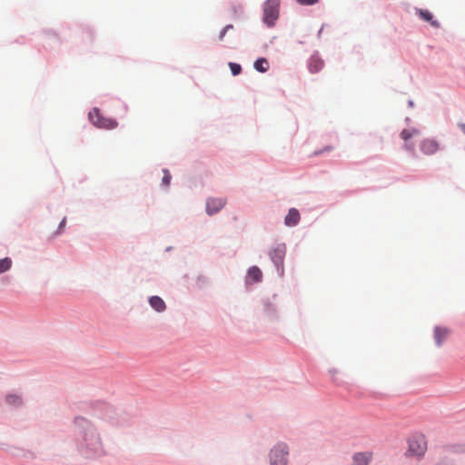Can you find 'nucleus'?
Wrapping results in <instances>:
<instances>
[{
  "instance_id": "obj_1",
  "label": "nucleus",
  "mask_w": 465,
  "mask_h": 465,
  "mask_svg": "<svg viewBox=\"0 0 465 465\" xmlns=\"http://www.w3.org/2000/svg\"><path fill=\"white\" fill-rule=\"evenodd\" d=\"M91 123L97 128L107 130L114 129L118 126L116 120L102 115L98 108H93L88 114Z\"/></svg>"
},
{
  "instance_id": "obj_2",
  "label": "nucleus",
  "mask_w": 465,
  "mask_h": 465,
  "mask_svg": "<svg viewBox=\"0 0 465 465\" xmlns=\"http://www.w3.org/2000/svg\"><path fill=\"white\" fill-rule=\"evenodd\" d=\"M83 445L91 452L97 453L102 450L101 439L95 430L91 426H88V428L84 430Z\"/></svg>"
},
{
  "instance_id": "obj_3",
  "label": "nucleus",
  "mask_w": 465,
  "mask_h": 465,
  "mask_svg": "<svg viewBox=\"0 0 465 465\" xmlns=\"http://www.w3.org/2000/svg\"><path fill=\"white\" fill-rule=\"evenodd\" d=\"M280 0H267L263 5V22L272 26L279 17Z\"/></svg>"
},
{
  "instance_id": "obj_4",
  "label": "nucleus",
  "mask_w": 465,
  "mask_h": 465,
  "mask_svg": "<svg viewBox=\"0 0 465 465\" xmlns=\"http://www.w3.org/2000/svg\"><path fill=\"white\" fill-rule=\"evenodd\" d=\"M288 446L281 443L272 449L270 452V461L272 465H286L288 457Z\"/></svg>"
},
{
  "instance_id": "obj_5",
  "label": "nucleus",
  "mask_w": 465,
  "mask_h": 465,
  "mask_svg": "<svg viewBox=\"0 0 465 465\" xmlns=\"http://www.w3.org/2000/svg\"><path fill=\"white\" fill-rule=\"evenodd\" d=\"M286 252L285 244H277L275 247L272 249L270 252V256L277 270L281 274L283 273V259Z\"/></svg>"
},
{
  "instance_id": "obj_6",
  "label": "nucleus",
  "mask_w": 465,
  "mask_h": 465,
  "mask_svg": "<svg viewBox=\"0 0 465 465\" xmlns=\"http://www.w3.org/2000/svg\"><path fill=\"white\" fill-rule=\"evenodd\" d=\"M427 450V443L423 437H416L409 440V453L411 456L421 457Z\"/></svg>"
},
{
  "instance_id": "obj_7",
  "label": "nucleus",
  "mask_w": 465,
  "mask_h": 465,
  "mask_svg": "<svg viewBox=\"0 0 465 465\" xmlns=\"http://www.w3.org/2000/svg\"><path fill=\"white\" fill-rule=\"evenodd\" d=\"M420 149L425 155H432L440 150V143L433 138H425L420 143Z\"/></svg>"
},
{
  "instance_id": "obj_8",
  "label": "nucleus",
  "mask_w": 465,
  "mask_h": 465,
  "mask_svg": "<svg viewBox=\"0 0 465 465\" xmlns=\"http://www.w3.org/2000/svg\"><path fill=\"white\" fill-rule=\"evenodd\" d=\"M372 459V451L355 452L351 457V465H370Z\"/></svg>"
},
{
  "instance_id": "obj_9",
  "label": "nucleus",
  "mask_w": 465,
  "mask_h": 465,
  "mask_svg": "<svg viewBox=\"0 0 465 465\" xmlns=\"http://www.w3.org/2000/svg\"><path fill=\"white\" fill-rule=\"evenodd\" d=\"M420 132L415 128L404 129L401 133V138L404 141V148L408 151H414V144L411 142V139L418 136Z\"/></svg>"
},
{
  "instance_id": "obj_10",
  "label": "nucleus",
  "mask_w": 465,
  "mask_h": 465,
  "mask_svg": "<svg viewBox=\"0 0 465 465\" xmlns=\"http://www.w3.org/2000/svg\"><path fill=\"white\" fill-rule=\"evenodd\" d=\"M226 201L223 198H209L206 202V212L212 215L217 213L225 205Z\"/></svg>"
},
{
  "instance_id": "obj_11",
  "label": "nucleus",
  "mask_w": 465,
  "mask_h": 465,
  "mask_svg": "<svg viewBox=\"0 0 465 465\" xmlns=\"http://www.w3.org/2000/svg\"><path fill=\"white\" fill-rule=\"evenodd\" d=\"M447 327L436 326L434 328V339L438 346H440L450 334Z\"/></svg>"
},
{
  "instance_id": "obj_12",
  "label": "nucleus",
  "mask_w": 465,
  "mask_h": 465,
  "mask_svg": "<svg viewBox=\"0 0 465 465\" xmlns=\"http://www.w3.org/2000/svg\"><path fill=\"white\" fill-rule=\"evenodd\" d=\"M324 66L323 61L316 55H312L308 62V68L312 74L320 72Z\"/></svg>"
},
{
  "instance_id": "obj_13",
  "label": "nucleus",
  "mask_w": 465,
  "mask_h": 465,
  "mask_svg": "<svg viewBox=\"0 0 465 465\" xmlns=\"http://www.w3.org/2000/svg\"><path fill=\"white\" fill-rule=\"evenodd\" d=\"M300 221V213H299V211L295 208H291L289 210V213L288 214L285 216V219H284V223L287 225V226H295L298 224Z\"/></svg>"
},
{
  "instance_id": "obj_14",
  "label": "nucleus",
  "mask_w": 465,
  "mask_h": 465,
  "mask_svg": "<svg viewBox=\"0 0 465 465\" xmlns=\"http://www.w3.org/2000/svg\"><path fill=\"white\" fill-rule=\"evenodd\" d=\"M262 273L257 266H252L248 270L247 282H259L262 281Z\"/></svg>"
},
{
  "instance_id": "obj_15",
  "label": "nucleus",
  "mask_w": 465,
  "mask_h": 465,
  "mask_svg": "<svg viewBox=\"0 0 465 465\" xmlns=\"http://www.w3.org/2000/svg\"><path fill=\"white\" fill-rule=\"evenodd\" d=\"M418 13L422 20L430 23L435 28L440 27V23L433 18V15L430 11L420 9Z\"/></svg>"
},
{
  "instance_id": "obj_16",
  "label": "nucleus",
  "mask_w": 465,
  "mask_h": 465,
  "mask_svg": "<svg viewBox=\"0 0 465 465\" xmlns=\"http://www.w3.org/2000/svg\"><path fill=\"white\" fill-rule=\"evenodd\" d=\"M150 305L157 312H163L166 308L164 302L158 296H152L149 299Z\"/></svg>"
},
{
  "instance_id": "obj_17",
  "label": "nucleus",
  "mask_w": 465,
  "mask_h": 465,
  "mask_svg": "<svg viewBox=\"0 0 465 465\" xmlns=\"http://www.w3.org/2000/svg\"><path fill=\"white\" fill-rule=\"evenodd\" d=\"M254 68L261 73H265L269 68L268 61L265 58L257 59L254 62Z\"/></svg>"
},
{
  "instance_id": "obj_18",
  "label": "nucleus",
  "mask_w": 465,
  "mask_h": 465,
  "mask_svg": "<svg viewBox=\"0 0 465 465\" xmlns=\"http://www.w3.org/2000/svg\"><path fill=\"white\" fill-rule=\"evenodd\" d=\"M5 401L7 404L12 406H20L23 402L21 397L16 394L7 395L5 397Z\"/></svg>"
},
{
  "instance_id": "obj_19",
  "label": "nucleus",
  "mask_w": 465,
  "mask_h": 465,
  "mask_svg": "<svg viewBox=\"0 0 465 465\" xmlns=\"http://www.w3.org/2000/svg\"><path fill=\"white\" fill-rule=\"evenodd\" d=\"M12 266V260L8 257L0 260V273L8 271Z\"/></svg>"
},
{
  "instance_id": "obj_20",
  "label": "nucleus",
  "mask_w": 465,
  "mask_h": 465,
  "mask_svg": "<svg viewBox=\"0 0 465 465\" xmlns=\"http://www.w3.org/2000/svg\"><path fill=\"white\" fill-rule=\"evenodd\" d=\"M333 149L334 147L332 145H326L322 149L313 152L311 156H318L320 154L331 152Z\"/></svg>"
},
{
  "instance_id": "obj_21",
  "label": "nucleus",
  "mask_w": 465,
  "mask_h": 465,
  "mask_svg": "<svg viewBox=\"0 0 465 465\" xmlns=\"http://www.w3.org/2000/svg\"><path fill=\"white\" fill-rule=\"evenodd\" d=\"M230 69L232 71V75H238L242 72V67L239 64L229 63Z\"/></svg>"
},
{
  "instance_id": "obj_22",
  "label": "nucleus",
  "mask_w": 465,
  "mask_h": 465,
  "mask_svg": "<svg viewBox=\"0 0 465 465\" xmlns=\"http://www.w3.org/2000/svg\"><path fill=\"white\" fill-rule=\"evenodd\" d=\"M172 176L168 170H163V177L162 179V183L164 186H168L170 184Z\"/></svg>"
},
{
  "instance_id": "obj_23",
  "label": "nucleus",
  "mask_w": 465,
  "mask_h": 465,
  "mask_svg": "<svg viewBox=\"0 0 465 465\" xmlns=\"http://www.w3.org/2000/svg\"><path fill=\"white\" fill-rule=\"evenodd\" d=\"M233 29V25H226L220 33V35H219V40L222 41L223 39V37L225 36L226 33L229 31V30H232Z\"/></svg>"
},
{
  "instance_id": "obj_24",
  "label": "nucleus",
  "mask_w": 465,
  "mask_h": 465,
  "mask_svg": "<svg viewBox=\"0 0 465 465\" xmlns=\"http://www.w3.org/2000/svg\"><path fill=\"white\" fill-rule=\"evenodd\" d=\"M299 4L301 5H314L316 4L319 0H296Z\"/></svg>"
},
{
  "instance_id": "obj_25",
  "label": "nucleus",
  "mask_w": 465,
  "mask_h": 465,
  "mask_svg": "<svg viewBox=\"0 0 465 465\" xmlns=\"http://www.w3.org/2000/svg\"><path fill=\"white\" fill-rule=\"evenodd\" d=\"M65 223H66V218L64 217V218L61 221V223H60V224H59V227H58V231L55 232V235H56V234L61 233V232L63 231V229H64V226H65Z\"/></svg>"
},
{
  "instance_id": "obj_26",
  "label": "nucleus",
  "mask_w": 465,
  "mask_h": 465,
  "mask_svg": "<svg viewBox=\"0 0 465 465\" xmlns=\"http://www.w3.org/2000/svg\"><path fill=\"white\" fill-rule=\"evenodd\" d=\"M459 127L461 130V132L465 134V124H460Z\"/></svg>"
},
{
  "instance_id": "obj_27",
  "label": "nucleus",
  "mask_w": 465,
  "mask_h": 465,
  "mask_svg": "<svg viewBox=\"0 0 465 465\" xmlns=\"http://www.w3.org/2000/svg\"><path fill=\"white\" fill-rule=\"evenodd\" d=\"M76 421L81 423H87L86 420L83 418L77 419Z\"/></svg>"
}]
</instances>
